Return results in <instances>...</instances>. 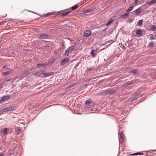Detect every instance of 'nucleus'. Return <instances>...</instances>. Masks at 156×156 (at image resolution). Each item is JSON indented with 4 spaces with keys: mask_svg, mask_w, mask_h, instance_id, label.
Instances as JSON below:
<instances>
[{
    "mask_svg": "<svg viewBox=\"0 0 156 156\" xmlns=\"http://www.w3.org/2000/svg\"><path fill=\"white\" fill-rule=\"evenodd\" d=\"M74 49V47L73 46H71L69 47L66 51L65 53L64 54V56H68L69 54Z\"/></svg>",
    "mask_w": 156,
    "mask_h": 156,
    "instance_id": "f257e3e1",
    "label": "nucleus"
},
{
    "mask_svg": "<svg viewBox=\"0 0 156 156\" xmlns=\"http://www.w3.org/2000/svg\"><path fill=\"white\" fill-rule=\"evenodd\" d=\"M13 110V108L12 106H10L9 107H6L2 109L1 110L3 112H8L9 111H11Z\"/></svg>",
    "mask_w": 156,
    "mask_h": 156,
    "instance_id": "f03ea898",
    "label": "nucleus"
},
{
    "mask_svg": "<svg viewBox=\"0 0 156 156\" xmlns=\"http://www.w3.org/2000/svg\"><path fill=\"white\" fill-rule=\"evenodd\" d=\"M10 98V97L9 95L4 96L1 99L0 103L3 102L4 101H6L9 100Z\"/></svg>",
    "mask_w": 156,
    "mask_h": 156,
    "instance_id": "7ed1b4c3",
    "label": "nucleus"
},
{
    "mask_svg": "<svg viewBox=\"0 0 156 156\" xmlns=\"http://www.w3.org/2000/svg\"><path fill=\"white\" fill-rule=\"evenodd\" d=\"M42 73V76H43V77L49 76L53 74V72L45 73V72L43 70Z\"/></svg>",
    "mask_w": 156,
    "mask_h": 156,
    "instance_id": "20e7f679",
    "label": "nucleus"
},
{
    "mask_svg": "<svg viewBox=\"0 0 156 156\" xmlns=\"http://www.w3.org/2000/svg\"><path fill=\"white\" fill-rule=\"evenodd\" d=\"M138 95L137 93H135L133 94L132 97L129 99L130 101H134L135 99L138 98Z\"/></svg>",
    "mask_w": 156,
    "mask_h": 156,
    "instance_id": "39448f33",
    "label": "nucleus"
},
{
    "mask_svg": "<svg viewBox=\"0 0 156 156\" xmlns=\"http://www.w3.org/2000/svg\"><path fill=\"white\" fill-rule=\"evenodd\" d=\"M42 70H41L35 72L34 74L40 77H43L42 76Z\"/></svg>",
    "mask_w": 156,
    "mask_h": 156,
    "instance_id": "423d86ee",
    "label": "nucleus"
},
{
    "mask_svg": "<svg viewBox=\"0 0 156 156\" xmlns=\"http://www.w3.org/2000/svg\"><path fill=\"white\" fill-rule=\"evenodd\" d=\"M141 12V9L139 8L133 11V12L136 15L140 14Z\"/></svg>",
    "mask_w": 156,
    "mask_h": 156,
    "instance_id": "0eeeda50",
    "label": "nucleus"
},
{
    "mask_svg": "<svg viewBox=\"0 0 156 156\" xmlns=\"http://www.w3.org/2000/svg\"><path fill=\"white\" fill-rule=\"evenodd\" d=\"M91 34V31L89 30H87L84 31V35L85 37H88Z\"/></svg>",
    "mask_w": 156,
    "mask_h": 156,
    "instance_id": "6e6552de",
    "label": "nucleus"
},
{
    "mask_svg": "<svg viewBox=\"0 0 156 156\" xmlns=\"http://www.w3.org/2000/svg\"><path fill=\"white\" fill-rule=\"evenodd\" d=\"M69 59L68 58H64L62 60L61 62V64L62 65H63L65 64V63H67L68 62Z\"/></svg>",
    "mask_w": 156,
    "mask_h": 156,
    "instance_id": "1a4fd4ad",
    "label": "nucleus"
},
{
    "mask_svg": "<svg viewBox=\"0 0 156 156\" xmlns=\"http://www.w3.org/2000/svg\"><path fill=\"white\" fill-rule=\"evenodd\" d=\"M46 66L45 64H37V66L38 68H44Z\"/></svg>",
    "mask_w": 156,
    "mask_h": 156,
    "instance_id": "9d476101",
    "label": "nucleus"
},
{
    "mask_svg": "<svg viewBox=\"0 0 156 156\" xmlns=\"http://www.w3.org/2000/svg\"><path fill=\"white\" fill-rule=\"evenodd\" d=\"M144 154V153L141 152H137V153H133L132 154H129L128 156H135L136 155H143Z\"/></svg>",
    "mask_w": 156,
    "mask_h": 156,
    "instance_id": "9b49d317",
    "label": "nucleus"
},
{
    "mask_svg": "<svg viewBox=\"0 0 156 156\" xmlns=\"http://www.w3.org/2000/svg\"><path fill=\"white\" fill-rule=\"evenodd\" d=\"M136 34L137 35H140L142 34V31L140 29H138L136 30Z\"/></svg>",
    "mask_w": 156,
    "mask_h": 156,
    "instance_id": "f8f14e48",
    "label": "nucleus"
},
{
    "mask_svg": "<svg viewBox=\"0 0 156 156\" xmlns=\"http://www.w3.org/2000/svg\"><path fill=\"white\" fill-rule=\"evenodd\" d=\"M150 29L153 31H155L156 30V26H155L154 25H151L150 26Z\"/></svg>",
    "mask_w": 156,
    "mask_h": 156,
    "instance_id": "ddd939ff",
    "label": "nucleus"
},
{
    "mask_svg": "<svg viewBox=\"0 0 156 156\" xmlns=\"http://www.w3.org/2000/svg\"><path fill=\"white\" fill-rule=\"evenodd\" d=\"M119 137L122 140L125 139V136L122 132H121L119 134Z\"/></svg>",
    "mask_w": 156,
    "mask_h": 156,
    "instance_id": "4468645a",
    "label": "nucleus"
},
{
    "mask_svg": "<svg viewBox=\"0 0 156 156\" xmlns=\"http://www.w3.org/2000/svg\"><path fill=\"white\" fill-rule=\"evenodd\" d=\"M133 84V81L126 82L124 83L123 86H126L129 85H131Z\"/></svg>",
    "mask_w": 156,
    "mask_h": 156,
    "instance_id": "2eb2a0df",
    "label": "nucleus"
},
{
    "mask_svg": "<svg viewBox=\"0 0 156 156\" xmlns=\"http://www.w3.org/2000/svg\"><path fill=\"white\" fill-rule=\"evenodd\" d=\"M92 101L91 100H87L85 102V105L88 106L90 105V103Z\"/></svg>",
    "mask_w": 156,
    "mask_h": 156,
    "instance_id": "dca6fc26",
    "label": "nucleus"
},
{
    "mask_svg": "<svg viewBox=\"0 0 156 156\" xmlns=\"http://www.w3.org/2000/svg\"><path fill=\"white\" fill-rule=\"evenodd\" d=\"M16 133L17 135L20 134L21 133V130L19 128L17 127L16 128Z\"/></svg>",
    "mask_w": 156,
    "mask_h": 156,
    "instance_id": "f3484780",
    "label": "nucleus"
},
{
    "mask_svg": "<svg viewBox=\"0 0 156 156\" xmlns=\"http://www.w3.org/2000/svg\"><path fill=\"white\" fill-rule=\"evenodd\" d=\"M41 37L43 38L48 37V35L45 34H43L40 35Z\"/></svg>",
    "mask_w": 156,
    "mask_h": 156,
    "instance_id": "a211bd4d",
    "label": "nucleus"
},
{
    "mask_svg": "<svg viewBox=\"0 0 156 156\" xmlns=\"http://www.w3.org/2000/svg\"><path fill=\"white\" fill-rule=\"evenodd\" d=\"M79 6L78 5H76L72 7L71 8V9L72 10H74L76 9Z\"/></svg>",
    "mask_w": 156,
    "mask_h": 156,
    "instance_id": "6ab92c4d",
    "label": "nucleus"
},
{
    "mask_svg": "<svg viewBox=\"0 0 156 156\" xmlns=\"http://www.w3.org/2000/svg\"><path fill=\"white\" fill-rule=\"evenodd\" d=\"M97 53V51L96 50H93L91 51V54L92 56L94 57Z\"/></svg>",
    "mask_w": 156,
    "mask_h": 156,
    "instance_id": "aec40b11",
    "label": "nucleus"
},
{
    "mask_svg": "<svg viewBox=\"0 0 156 156\" xmlns=\"http://www.w3.org/2000/svg\"><path fill=\"white\" fill-rule=\"evenodd\" d=\"M129 15V13H126L124 14L123 15H122V17L123 18H126Z\"/></svg>",
    "mask_w": 156,
    "mask_h": 156,
    "instance_id": "412c9836",
    "label": "nucleus"
},
{
    "mask_svg": "<svg viewBox=\"0 0 156 156\" xmlns=\"http://www.w3.org/2000/svg\"><path fill=\"white\" fill-rule=\"evenodd\" d=\"M71 12V11H69L66 12L62 14V15L61 16H66V15L68 14L69 13Z\"/></svg>",
    "mask_w": 156,
    "mask_h": 156,
    "instance_id": "4be33fe9",
    "label": "nucleus"
},
{
    "mask_svg": "<svg viewBox=\"0 0 156 156\" xmlns=\"http://www.w3.org/2000/svg\"><path fill=\"white\" fill-rule=\"evenodd\" d=\"M137 71L136 69L130 71L129 73H132L133 74H136L137 73Z\"/></svg>",
    "mask_w": 156,
    "mask_h": 156,
    "instance_id": "5701e85b",
    "label": "nucleus"
},
{
    "mask_svg": "<svg viewBox=\"0 0 156 156\" xmlns=\"http://www.w3.org/2000/svg\"><path fill=\"white\" fill-rule=\"evenodd\" d=\"M156 3V0H153L149 2L150 5H153Z\"/></svg>",
    "mask_w": 156,
    "mask_h": 156,
    "instance_id": "b1692460",
    "label": "nucleus"
},
{
    "mask_svg": "<svg viewBox=\"0 0 156 156\" xmlns=\"http://www.w3.org/2000/svg\"><path fill=\"white\" fill-rule=\"evenodd\" d=\"M8 129L7 128H5L3 131V134L4 135H5L7 133V131Z\"/></svg>",
    "mask_w": 156,
    "mask_h": 156,
    "instance_id": "393cba45",
    "label": "nucleus"
},
{
    "mask_svg": "<svg viewBox=\"0 0 156 156\" xmlns=\"http://www.w3.org/2000/svg\"><path fill=\"white\" fill-rule=\"evenodd\" d=\"M154 42L153 41H151L150 42L149 44V46L151 47H153Z\"/></svg>",
    "mask_w": 156,
    "mask_h": 156,
    "instance_id": "a878e982",
    "label": "nucleus"
},
{
    "mask_svg": "<svg viewBox=\"0 0 156 156\" xmlns=\"http://www.w3.org/2000/svg\"><path fill=\"white\" fill-rule=\"evenodd\" d=\"M113 20L112 19H111L106 24V26H108L110 25L112 22Z\"/></svg>",
    "mask_w": 156,
    "mask_h": 156,
    "instance_id": "bb28decb",
    "label": "nucleus"
},
{
    "mask_svg": "<svg viewBox=\"0 0 156 156\" xmlns=\"http://www.w3.org/2000/svg\"><path fill=\"white\" fill-rule=\"evenodd\" d=\"M10 73L9 71H6L3 73V74L4 76H6L8 75Z\"/></svg>",
    "mask_w": 156,
    "mask_h": 156,
    "instance_id": "cd10ccee",
    "label": "nucleus"
},
{
    "mask_svg": "<svg viewBox=\"0 0 156 156\" xmlns=\"http://www.w3.org/2000/svg\"><path fill=\"white\" fill-rule=\"evenodd\" d=\"M54 13V12H48L47 13L46 15L47 16H49L51 15H52Z\"/></svg>",
    "mask_w": 156,
    "mask_h": 156,
    "instance_id": "c85d7f7f",
    "label": "nucleus"
},
{
    "mask_svg": "<svg viewBox=\"0 0 156 156\" xmlns=\"http://www.w3.org/2000/svg\"><path fill=\"white\" fill-rule=\"evenodd\" d=\"M114 92H113L111 90H107L106 91V93L107 94H112Z\"/></svg>",
    "mask_w": 156,
    "mask_h": 156,
    "instance_id": "c756f323",
    "label": "nucleus"
},
{
    "mask_svg": "<svg viewBox=\"0 0 156 156\" xmlns=\"http://www.w3.org/2000/svg\"><path fill=\"white\" fill-rule=\"evenodd\" d=\"M142 23H143L142 21L141 20H139L138 21V24L139 26H140L142 24Z\"/></svg>",
    "mask_w": 156,
    "mask_h": 156,
    "instance_id": "7c9ffc66",
    "label": "nucleus"
},
{
    "mask_svg": "<svg viewBox=\"0 0 156 156\" xmlns=\"http://www.w3.org/2000/svg\"><path fill=\"white\" fill-rule=\"evenodd\" d=\"M75 85V83H72L70 85H69L67 87V88H70L73 87Z\"/></svg>",
    "mask_w": 156,
    "mask_h": 156,
    "instance_id": "2f4dec72",
    "label": "nucleus"
},
{
    "mask_svg": "<svg viewBox=\"0 0 156 156\" xmlns=\"http://www.w3.org/2000/svg\"><path fill=\"white\" fill-rule=\"evenodd\" d=\"M133 7H130L129 8V9H128L127 12H129L131 11H132L133 10Z\"/></svg>",
    "mask_w": 156,
    "mask_h": 156,
    "instance_id": "473e14b6",
    "label": "nucleus"
},
{
    "mask_svg": "<svg viewBox=\"0 0 156 156\" xmlns=\"http://www.w3.org/2000/svg\"><path fill=\"white\" fill-rule=\"evenodd\" d=\"M91 11L90 10H85L83 11V12L84 13H87Z\"/></svg>",
    "mask_w": 156,
    "mask_h": 156,
    "instance_id": "72a5a7b5",
    "label": "nucleus"
},
{
    "mask_svg": "<svg viewBox=\"0 0 156 156\" xmlns=\"http://www.w3.org/2000/svg\"><path fill=\"white\" fill-rule=\"evenodd\" d=\"M150 40H153L155 39V37L153 35L150 36Z\"/></svg>",
    "mask_w": 156,
    "mask_h": 156,
    "instance_id": "f704fd0d",
    "label": "nucleus"
},
{
    "mask_svg": "<svg viewBox=\"0 0 156 156\" xmlns=\"http://www.w3.org/2000/svg\"><path fill=\"white\" fill-rule=\"evenodd\" d=\"M138 0H135V1L134 2V4H137L138 2Z\"/></svg>",
    "mask_w": 156,
    "mask_h": 156,
    "instance_id": "c9c22d12",
    "label": "nucleus"
},
{
    "mask_svg": "<svg viewBox=\"0 0 156 156\" xmlns=\"http://www.w3.org/2000/svg\"><path fill=\"white\" fill-rule=\"evenodd\" d=\"M4 23L3 22H0V26L1 25H3Z\"/></svg>",
    "mask_w": 156,
    "mask_h": 156,
    "instance_id": "e433bc0d",
    "label": "nucleus"
},
{
    "mask_svg": "<svg viewBox=\"0 0 156 156\" xmlns=\"http://www.w3.org/2000/svg\"><path fill=\"white\" fill-rule=\"evenodd\" d=\"M11 81V80H7L5 81H4V82H7V81Z\"/></svg>",
    "mask_w": 156,
    "mask_h": 156,
    "instance_id": "4c0bfd02",
    "label": "nucleus"
},
{
    "mask_svg": "<svg viewBox=\"0 0 156 156\" xmlns=\"http://www.w3.org/2000/svg\"><path fill=\"white\" fill-rule=\"evenodd\" d=\"M0 156H4V154H0Z\"/></svg>",
    "mask_w": 156,
    "mask_h": 156,
    "instance_id": "58836bf2",
    "label": "nucleus"
},
{
    "mask_svg": "<svg viewBox=\"0 0 156 156\" xmlns=\"http://www.w3.org/2000/svg\"><path fill=\"white\" fill-rule=\"evenodd\" d=\"M123 1L125 2L126 1V0H123Z\"/></svg>",
    "mask_w": 156,
    "mask_h": 156,
    "instance_id": "ea45409f",
    "label": "nucleus"
},
{
    "mask_svg": "<svg viewBox=\"0 0 156 156\" xmlns=\"http://www.w3.org/2000/svg\"><path fill=\"white\" fill-rule=\"evenodd\" d=\"M132 22V20H129V22Z\"/></svg>",
    "mask_w": 156,
    "mask_h": 156,
    "instance_id": "a19ab883",
    "label": "nucleus"
},
{
    "mask_svg": "<svg viewBox=\"0 0 156 156\" xmlns=\"http://www.w3.org/2000/svg\"><path fill=\"white\" fill-rule=\"evenodd\" d=\"M3 68H5V66H4L3 67Z\"/></svg>",
    "mask_w": 156,
    "mask_h": 156,
    "instance_id": "79ce46f5",
    "label": "nucleus"
},
{
    "mask_svg": "<svg viewBox=\"0 0 156 156\" xmlns=\"http://www.w3.org/2000/svg\"><path fill=\"white\" fill-rule=\"evenodd\" d=\"M1 87V86L0 85V88Z\"/></svg>",
    "mask_w": 156,
    "mask_h": 156,
    "instance_id": "37998d69",
    "label": "nucleus"
},
{
    "mask_svg": "<svg viewBox=\"0 0 156 156\" xmlns=\"http://www.w3.org/2000/svg\"><path fill=\"white\" fill-rule=\"evenodd\" d=\"M155 36H156V35H155Z\"/></svg>",
    "mask_w": 156,
    "mask_h": 156,
    "instance_id": "c03bdc74",
    "label": "nucleus"
}]
</instances>
